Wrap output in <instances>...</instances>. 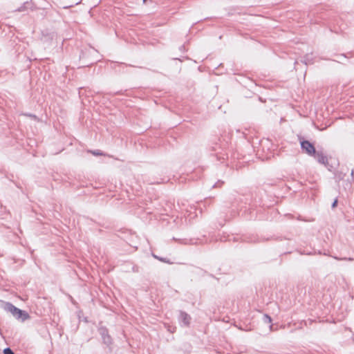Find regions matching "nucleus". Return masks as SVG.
<instances>
[{"label":"nucleus","mask_w":354,"mask_h":354,"mask_svg":"<svg viewBox=\"0 0 354 354\" xmlns=\"http://www.w3.org/2000/svg\"><path fill=\"white\" fill-rule=\"evenodd\" d=\"M346 175V172H344L342 170L337 171L335 174V179L339 183H340L341 181H342V186L343 187L344 189L346 192H351L352 190V183L354 181V170L352 169L351 172V179H347L344 180V178ZM339 186L341 185L339 184Z\"/></svg>","instance_id":"1"},{"label":"nucleus","mask_w":354,"mask_h":354,"mask_svg":"<svg viewBox=\"0 0 354 354\" xmlns=\"http://www.w3.org/2000/svg\"><path fill=\"white\" fill-rule=\"evenodd\" d=\"M57 37V33L48 29H45L41 32V40L44 43L50 44L53 40L56 39Z\"/></svg>","instance_id":"2"},{"label":"nucleus","mask_w":354,"mask_h":354,"mask_svg":"<svg viewBox=\"0 0 354 354\" xmlns=\"http://www.w3.org/2000/svg\"><path fill=\"white\" fill-rule=\"evenodd\" d=\"M300 142L302 150L304 151L308 155L312 156L313 153H315V148L311 142L308 140H302Z\"/></svg>","instance_id":"3"},{"label":"nucleus","mask_w":354,"mask_h":354,"mask_svg":"<svg viewBox=\"0 0 354 354\" xmlns=\"http://www.w3.org/2000/svg\"><path fill=\"white\" fill-rule=\"evenodd\" d=\"M312 156L317 160L318 162L326 165L328 163V158L321 151H316L315 153H313Z\"/></svg>","instance_id":"4"},{"label":"nucleus","mask_w":354,"mask_h":354,"mask_svg":"<svg viewBox=\"0 0 354 354\" xmlns=\"http://www.w3.org/2000/svg\"><path fill=\"white\" fill-rule=\"evenodd\" d=\"M220 148V146L218 144H216L215 146L212 147V150L215 151L214 155L216 157L217 160L223 161L227 158V154L221 151H217Z\"/></svg>","instance_id":"5"},{"label":"nucleus","mask_w":354,"mask_h":354,"mask_svg":"<svg viewBox=\"0 0 354 354\" xmlns=\"http://www.w3.org/2000/svg\"><path fill=\"white\" fill-rule=\"evenodd\" d=\"M14 317L21 322H24L27 319L29 316L26 311H12Z\"/></svg>","instance_id":"6"},{"label":"nucleus","mask_w":354,"mask_h":354,"mask_svg":"<svg viewBox=\"0 0 354 354\" xmlns=\"http://www.w3.org/2000/svg\"><path fill=\"white\" fill-rule=\"evenodd\" d=\"M0 304V307L3 308V310H20L19 308L8 302L1 301Z\"/></svg>","instance_id":"7"},{"label":"nucleus","mask_w":354,"mask_h":354,"mask_svg":"<svg viewBox=\"0 0 354 354\" xmlns=\"http://www.w3.org/2000/svg\"><path fill=\"white\" fill-rule=\"evenodd\" d=\"M28 4V2L26 1L21 6H20L19 8H18L16 11L17 12H23L24 10H26V5Z\"/></svg>","instance_id":"8"},{"label":"nucleus","mask_w":354,"mask_h":354,"mask_svg":"<svg viewBox=\"0 0 354 354\" xmlns=\"http://www.w3.org/2000/svg\"><path fill=\"white\" fill-rule=\"evenodd\" d=\"M90 152L94 155V156H104V154L103 153V152L100 150H93V151H90Z\"/></svg>","instance_id":"9"},{"label":"nucleus","mask_w":354,"mask_h":354,"mask_svg":"<svg viewBox=\"0 0 354 354\" xmlns=\"http://www.w3.org/2000/svg\"><path fill=\"white\" fill-rule=\"evenodd\" d=\"M3 354H14V353L10 348H6L3 350Z\"/></svg>","instance_id":"10"},{"label":"nucleus","mask_w":354,"mask_h":354,"mask_svg":"<svg viewBox=\"0 0 354 354\" xmlns=\"http://www.w3.org/2000/svg\"><path fill=\"white\" fill-rule=\"evenodd\" d=\"M223 184V181L218 180L217 183H216L212 187H221Z\"/></svg>","instance_id":"11"},{"label":"nucleus","mask_w":354,"mask_h":354,"mask_svg":"<svg viewBox=\"0 0 354 354\" xmlns=\"http://www.w3.org/2000/svg\"><path fill=\"white\" fill-rule=\"evenodd\" d=\"M337 199H335L332 203V208H335L337 205Z\"/></svg>","instance_id":"12"},{"label":"nucleus","mask_w":354,"mask_h":354,"mask_svg":"<svg viewBox=\"0 0 354 354\" xmlns=\"http://www.w3.org/2000/svg\"><path fill=\"white\" fill-rule=\"evenodd\" d=\"M154 257H155V258H156V259H158V257H156V256H155V255H154ZM159 259H160L161 261L167 262V263H169V261H166V259H165L159 258Z\"/></svg>","instance_id":"13"},{"label":"nucleus","mask_w":354,"mask_h":354,"mask_svg":"<svg viewBox=\"0 0 354 354\" xmlns=\"http://www.w3.org/2000/svg\"><path fill=\"white\" fill-rule=\"evenodd\" d=\"M337 259H339L338 258H336ZM341 260H348V261H354V259L353 258H343V259H340Z\"/></svg>","instance_id":"14"},{"label":"nucleus","mask_w":354,"mask_h":354,"mask_svg":"<svg viewBox=\"0 0 354 354\" xmlns=\"http://www.w3.org/2000/svg\"><path fill=\"white\" fill-rule=\"evenodd\" d=\"M183 48H184V46H181V48H180V49H181V50H183Z\"/></svg>","instance_id":"15"},{"label":"nucleus","mask_w":354,"mask_h":354,"mask_svg":"<svg viewBox=\"0 0 354 354\" xmlns=\"http://www.w3.org/2000/svg\"><path fill=\"white\" fill-rule=\"evenodd\" d=\"M183 48H184V46H181V48H180V49H181V50H183Z\"/></svg>","instance_id":"16"},{"label":"nucleus","mask_w":354,"mask_h":354,"mask_svg":"<svg viewBox=\"0 0 354 354\" xmlns=\"http://www.w3.org/2000/svg\"><path fill=\"white\" fill-rule=\"evenodd\" d=\"M30 116L33 117V118H36V116H35V115H30Z\"/></svg>","instance_id":"17"},{"label":"nucleus","mask_w":354,"mask_h":354,"mask_svg":"<svg viewBox=\"0 0 354 354\" xmlns=\"http://www.w3.org/2000/svg\"><path fill=\"white\" fill-rule=\"evenodd\" d=\"M266 318L269 319V322L270 321V318L269 317H266Z\"/></svg>","instance_id":"18"},{"label":"nucleus","mask_w":354,"mask_h":354,"mask_svg":"<svg viewBox=\"0 0 354 354\" xmlns=\"http://www.w3.org/2000/svg\"><path fill=\"white\" fill-rule=\"evenodd\" d=\"M146 1H147V0H143V2H144V3H146Z\"/></svg>","instance_id":"19"}]
</instances>
